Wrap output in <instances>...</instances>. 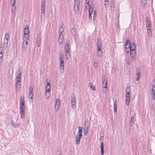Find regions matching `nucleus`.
Here are the masks:
<instances>
[{"label":"nucleus","instance_id":"obj_1","mask_svg":"<svg viewBox=\"0 0 155 155\" xmlns=\"http://www.w3.org/2000/svg\"><path fill=\"white\" fill-rule=\"evenodd\" d=\"M82 136V127L79 126L77 134L76 136L75 143L76 144L80 143L81 139Z\"/></svg>","mask_w":155,"mask_h":155},{"label":"nucleus","instance_id":"obj_2","mask_svg":"<svg viewBox=\"0 0 155 155\" xmlns=\"http://www.w3.org/2000/svg\"><path fill=\"white\" fill-rule=\"evenodd\" d=\"M135 48L136 46L135 43L134 42H133L131 44L130 43V49L131 50V51H133V52H130V56L132 57V60L133 61L135 60L136 58L135 56Z\"/></svg>","mask_w":155,"mask_h":155},{"label":"nucleus","instance_id":"obj_3","mask_svg":"<svg viewBox=\"0 0 155 155\" xmlns=\"http://www.w3.org/2000/svg\"><path fill=\"white\" fill-rule=\"evenodd\" d=\"M79 0H74V9L76 13H78L79 12Z\"/></svg>","mask_w":155,"mask_h":155},{"label":"nucleus","instance_id":"obj_4","mask_svg":"<svg viewBox=\"0 0 155 155\" xmlns=\"http://www.w3.org/2000/svg\"><path fill=\"white\" fill-rule=\"evenodd\" d=\"M153 84L152 88V97L155 100V79L153 81Z\"/></svg>","mask_w":155,"mask_h":155},{"label":"nucleus","instance_id":"obj_5","mask_svg":"<svg viewBox=\"0 0 155 155\" xmlns=\"http://www.w3.org/2000/svg\"><path fill=\"white\" fill-rule=\"evenodd\" d=\"M60 69L62 70L61 72H63L64 70V64L63 58L61 55L60 57Z\"/></svg>","mask_w":155,"mask_h":155},{"label":"nucleus","instance_id":"obj_6","mask_svg":"<svg viewBox=\"0 0 155 155\" xmlns=\"http://www.w3.org/2000/svg\"><path fill=\"white\" fill-rule=\"evenodd\" d=\"M71 108L72 109H74L75 107V96L73 94L71 96Z\"/></svg>","mask_w":155,"mask_h":155},{"label":"nucleus","instance_id":"obj_7","mask_svg":"<svg viewBox=\"0 0 155 155\" xmlns=\"http://www.w3.org/2000/svg\"><path fill=\"white\" fill-rule=\"evenodd\" d=\"M25 107H20L19 112L21 118H24L25 117Z\"/></svg>","mask_w":155,"mask_h":155},{"label":"nucleus","instance_id":"obj_8","mask_svg":"<svg viewBox=\"0 0 155 155\" xmlns=\"http://www.w3.org/2000/svg\"><path fill=\"white\" fill-rule=\"evenodd\" d=\"M20 102V107H25V97L24 96H21Z\"/></svg>","mask_w":155,"mask_h":155},{"label":"nucleus","instance_id":"obj_9","mask_svg":"<svg viewBox=\"0 0 155 155\" xmlns=\"http://www.w3.org/2000/svg\"><path fill=\"white\" fill-rule=\"evenodd\" d=\"M60 104V101L58 99H57L56 100V103L55 106V112H57L58 110L59 107V105Z\"/></svg>","mask_w":155,"mask_h":155},{"label":"nucleus","instance_id":"obj_10","mask_svg":"<svg viewBox=\"0 0 155 155\" xmlns=\"http://www.w3.org/2000/svg\"><path fill=\"white\" fill-rule=\"evenodd\" d=\"M22 70H21V69H18V73L17 75L16 79L18 80V81L19 80L21 81V74H22Z\"/></svg>","mask_w":155,"mask_h":155},{"label":"nucleus","instance_id":"obj_11","mask_svg":"<svg viewBox=\"0 0 155 155\" xmlns=\"http://www.w3.org/2000/svg\"><path fill=\"white\" fill-rule=\"evenodd\" d=\"M41 38L40 35L37 36L36 38V41L37 45L38 47H40L41 46Z\"/></svg>","mask_w":155,"mask_h":155},{"label":"nucleus","instance_id":"obj_12","mask_svg":"<svg viewBox=\"0 0 155 155\" xmlns=\"http://www.w3.org/2000/svg\"><path fill=\"white\" fill-rule=\"evenodd\" d=\"M93 8L91 6L89 5V20H91L92 19L91 15L93 12Z\"/></svg>","mask_w":155,"mask_h":155},{"label":"nucleus","instance_id":"obj_13","mask_svg":"<svg viewBox=\"0 0 155 155\" xmlns=\"http://www.w3.org/2000/svg\"><path fill=\"white\" fill-rule=\"evenodd\" d=\"M102 83L103 88H105V89L107 88V80L105 78H103Z\"/></svg>","mask_w":155,"mask_h":155},{"label":"nucleus","instance_id":"obj_14","mask_svg":"<svg viewBox=\"0 0 155 155\" xmlns=\"http://www.w3.org/2000/svg\"><path fill=\"white\" fill-rule=\"evenodd\" d=\"M97 49H98V50H100V49H102V48L101 42L100 39L97 40Z\"/></svg>","mask_w":155,"mask_h":155},{"label":"nucleus","instance_id":"obj_15","mask_svg":"<svg viewBox=\"0 0 155 155\" xmlns=\"http://www.w3.org/2000/svg\"><path fill=\"white\" fill-rule=\"evenodd\" d=\"M60 35L59 36L58 42L59 44L61 45L63 43V36L62 34H59Z\"/></svg>","mask_w":155,"mask_h":155},{"label":"nucleus","instance_id":"obj_16","mask_svg":"<svg viewBox=\"0 0 155 155\" xmlns=\"http://www.w3.org/2000/svg\"><path fill=\"white\" fill-rule=\"evenodd\" d=\"M64 49L66 51H70V48L69 46V42L67 41L66 44H65Z\"/></svg>","mask_w":155,"mask_h":155},{"label":"nucleus","instance_id":"obj_17","mask_svg":"<svg viewBox=\"0 0 155 155\" xmlns=\"http://www.w3.org/2000/svg\"><path fill=\"white\" fill-rule=\"evenodd\" d=\"M18 80H17L16 85V90L17 91L21 87V81L19 80L18 82Z\"/></svg>","mask_w":155,"mask_h":155},{"label":"nucleus","instance_id":"obj_18","mask_svg":"<svg viewBox=\"0 0 155 155\" xmlns=\"http://www.w3.org/2000/svg\"><path fill=\"white\" fill-rule=\"evenodd\" d=\"M11 124L12 126L15 128L18 127L20 125V124L18 123H15L13 120H11Z\"/></svg>","mask_w":155,"mask_h":155},{"label":"nucleus","instance_id":"obj_19","mask_svg":"<svg viewBox=\"0 0 155 155\" xmlns=\"http://www.w3.org/2000/svg\"><path fill=\"white\" fill-rule=\"evenodd\" d=\"M101 155H104V143L103 142H101Z\"/></svg>","mask_w":155,"mask_h":155},{"label":"nucleus","instance_id":"obj_20","mask_svg":"<svg viewBox=\"0 0 155 155\" xmlns=\"http://www.w3.org/2000/svg\"><path fill=\"white\" fill-rule=\"evenodd\" d=\"M146 26L147 27L149 28H151V23L150 20H148L147 17H146Z\"/></svg>","mask_w":155,"mask_h":155},{"label":"nucleus","instance_id":"obj_21","mask_svg":"<svg viewBox=\"0 0 155 155\" xmlns=\"http://www.w3.org/2000/svg\"><path fill=\"white\" fill-rule=\"evenodd\" d=\"M127 49L130 48V41L129 39H127L126 42L125 48Z\"/></svg>","mask_w":155,"mask_h":155},{"label":"nucleus","instance_id":"obj_22","mask_svg":"<svg viewBox=\"0 0 155 155\" xmlns=\"http://www.w3.org/2000/svg\"><path fill=\"white\" fill-rule=\"evenodd\" d=\"M8 39H4V45L3 48L4 49H6L7 47L8 43Z\"/></svg>","mask_w":155,"mask_h":155},{"label":"nucleus","instance_id":"obj_23","mask_svg":"<svg viewBox=\"0 0 155 155\" xmlns=\"http://www.w3.org/2000/svg\"><path fill=\"white\" fill-rule=\"evenodd\" d=\"M28 41H26L25 42L23 41V43L22 46L23 50V51H25L26 48L28 47Z\"/></svg>","mask_w":155,"mask_h":155},{"label":"nucleus","instance_id":"obj_24","mask_svg":"<svg viewBox=\"0 0 155 155\" xmlns=\"http://www.w3.org/2000/svg\"><path fill=\"white\" fill-rule=\"evenodd\" d=\"M136 73L137 77H140L141 76V70L140 68H137L136 70Z\"/></svg>","mask_w":155,"mask_h":155},{"label":"nucleus","instance_id":"obj_25","mask_svg":"<svg viewBox=\"0 0 155 155\" xmlns=\"http://www.w3.org/2000/svg\"><path fill=\"white\" fill-rule=\"evenodd\" d=\"M45 88L46 91H51V86L49 82H47V85L46 86Z\"/></svg>","mask_w":155,"mask_h":155},{"label":"nucleus","instance_id":"obj_26","mask_svg":"<svg viewBox=\"0 0 155 155\" xmlns=\"http://www.w3.org/2000/svg\"><path fill=\"white\" fill-rule=\"evenodd\" d=\"M23 41L25 42L26 41H28L29 40V35H25L23 37Z\"/></svg>","mask_w":155,"mask_h":155},{"label":"nucleus","instance_id":"obj_27","mask_svg":"<svg viewBox=\"0 0 155 155\" xmlns=\"http://www.w3.org/2000/svg\"><path fill=\"white\" fill-rule=\"evenodd\" d=\"M146 3L147 0H141V4L143 8L145 7Z\"/></svg>","mask_w":155,"mask_h":155},{"label":"nucleus","instance_id":"obj_28","mask_svg":"<svg viewBox=\"0 0 155 155\" xmlns=\"http://www.w3.org/2000/svg\"><path fill=\"white\" fill-rule=\"evenodd\" d=\"M65 52V58L67 59H68L70 57V51H66Z\"/></svg>","mask_w":155,"mask_h":155},{"label":"nucleus","instance_id":"obj_29","mask_svg":"<svg viewBox=\"0 0 155 155\" xmlns=\"http://www.w3.org/2000/svg\"><path fill=\"white\" fill-rule=\"evenodd\" d=\"M71 33L75 37L76 34V32L74 28H73L71 29Z\"/></svg>","mask_w":155,"mask_h":155},{"label":"nucleus","instance_id":"obj_30","mask_svg":"<svg viewBox=\"0 0 155 155\" xmlns=\"http://www.w3.org/2000/svg\"><path fill=\"white\" fill-rule=\"evenodd\" d=\"M134 60H132V57H131V60L130 59H127V63L129 66H130V65L132 64L133 61Z\"/></svg>","mask_w":155,"mask_h":155},{"label":"nucleus","instance_id":"obj_31","mask_svg":"<svg viewBox=\"0 0 155 155\" xmlns=\"http://www.w3.org/2000/svg\"><path fill=\"white\" fill-rule=\"evenodd\" d=\"M101 49H100V50H98V49H97L98 56L99 57H101L102 54Z\"/></svg>","mask_w":155,"mask_h":155},{"label":"nucleus","instance_id":"obj_32","mask_svg":"<svg viewBox=\"0 0 155 155\" xmlns=\"http://www.w3.org/2000/svg\"><path fill=\"white\" fill-rule=\"evenodd\" d=\"M88 86L89 87H90L91 88V90L93 91H94L95 90V88L93 85L92 83H89Z\"/></svg>","mask_w":155,"mask_h":155},{"label":"nucleus","instance_id":"obj_33","mask_svg":"<svg viewBox=\"0 0 155 155\" xmlns=\"http://www.w3.org/2000/svg\"><path fill=\"white\" fill-rule=\"evenodd\" d=\"M147 33L148 36H150L152 35V32L150 28L147 29Z\"/></svg>","mask_w":155,"mask_h":155},{"label":"nucleus","instance_id":"obj_34","mask_svg":"<svg viewBox=\"0 0 155 155\" xmlns=\"http://www.w3.org/2000/svg\"><path fill=\"white\" fill-rule=\"evenodd\" d=\"M10 35H9V34L8 33H6L5 34V37H4V39H8V40H9V39L10 38Z\"/></svg>","mask_w":155,"mask_h":155},{"label":"nucleus","instance_id":"obj_35","mask_svg":"<svg viewBox=\"0 0 155 155\" xmlns=\"http://www.w3.org/2000/svg\"><path fill=\"white\" fill-rule=\"evenodd\" d=\"M89 126L85 127L84 128V133L85 134H87L88 131Z\"/></svg>","mask_w":155,"mask_h":155},{"label":"nucleus","instance_id":"obj_36","mask_svg":"<svg viewBox=\"0 0 155 155\" xmlns=\"http://www.w3.org/2000/svg\"><path fill=\"white\" fill-rule=\"evenodd\" d=\"M50 95V91H46L45 92V96L47 98H48Z\"/></svg>","mask_w":155,"mask_h":155},{"label":"nucleus","instance_id":"obj_37","mask_svg":"<svg viewBox=\"0 0 155 155\" xmlns=\"http://www.w3.org/2000/svg\"><path fill=\"white\" fill-rule=\"evenodd\" d=\"M117 103L115 102H114V111L115 113L117 112Z\"/></svg>","mask_w":155,"mask_h":155},{"label":"nucleus","instance_id":"obj_38","mask_svg":"<svg viewBox=\"0 0 155 155\" xmlns=\"http://www.w3.org/2000/svg\"><path fill=\"white\" fill-rule=\"evenodd\" d=\"M130 48L127 49V48H125V52L127 53L130 52H130H133V51H131V50Z\"/></svg>","mask_w":155,"mask_h":155},{"label":"nucleus","instance_id":"obj_39","mask_svg":"<svg viewBox=\"0 0 155 155\" xmlns=\"http://www.w3.org/2000/svg\"><path fill=\"white\" fill-rule=\"evenodd\" d=\"M64 28H62V27L61 26V27H59V34H62V32L64 31Z\"/></svg>","mask_w":155,"mask_h":155},{"label":"nucleus","instance_id":"obj_40","mask_svg":"<svg viewBox=\"0 0 155 155\" xmlns=\"http://www.w3.org/2000/svg\"><path fill=\"white\" fill-rule=\"evenodd\" d=\"M93 65L95 68H97L98 67V64L97 62L94 61L93 62Z\"/></svg>","mask_w":155,"mask_h":155},{"label":"nucleus","instance_id":"obj_41","mask_svg":"<svg viewBox=\"0 0 155 155\" xmlns=\"http://www.w3.org/2000/svg\"><path fill=\"white\" fill-rule=\"evenodd\" d=\"M29 32V29H25L24 30V34L25 35L28 34Z\"/></svg>","mask_w":155,"mask_h":155},{"label":"nucleus","instance_id":"obj_42","mask_svg":"<svg viewBox=\"0 0 155 155\" xmlns=\"http://www.w3.org/2000/svg\"><path fill=\"white\" fill-rule=\"evenodd\" d=\"M45 0H41V7H45Z\"/></svg>","mask_w":155,"mask_h":155},{"label":"nucleus","instance_id":"obj_43","mask_svg":"<svg viewBox=\"0 0 155 155\" xmlns=\"http://www.w3.org/2000/svg\"><path fill=\"white\" fill-rule=\"evenodd\" d=\"M130 91V87L128 85L126 87V91Z\"/></svg>","mask_w":155,"mask_h":155},{"label":"nucleus","instance_id":"obj_44","mask_svg":"<svg viewBox=\"0 0 155 155\" xmlns=\"http://www.w3.org/2000/svg\"><path fill=\"white\" fill-rule=\"evenodd\" d=\"M33 89L32 86L29 87V93H33Z\"/></svg>","mask_w":155,"mask_h":155},{"label":"nucleus","instance_id":"obj_45","mask_svg":"<svg viewBox=\"0 0 155 155\" xmlns=\"http://www.w3.org/2000/svg\"><path fill=\"white\" fill-rule=\"evenodd\" d=\"M45 7H41V13L44 14L45 12Z\"/></svg>","mask_w":155,"mask_h":155},{"label":"nucleus","instance_id":"obj_46","mask_svg":"<svg viewBox=\"0 0 155 155\" xmlns=\"http://www.w3.org/2000/svg\"><path fill=\"white\" fill-rule=\"evenodd\" d=\"M130 99L129 98H126V103L127 105H128L129 104Z\"/></svg>","mask_w":155,"mask_h":155},{"label":"nucleus","instance_id":"obj_47","mask_svg":"<svg viewBox=\"0 0 155 155\" xmlns=\"http://www.w3.org/2000/svg\"><path fill=\"white\" fill-rule=\"evenodd\" d=\"M15 0H10L11 4H12V6L13 7L15 3Z\"/></svg>","mask_w":155,"mask_h":155},{"label":"nucleus","instance_id":"obj_48","mask_svg":"<svg viewBox=\"0 0 155 155\" xmlns=\"http://www.w3.org/2000/svg\"><path fill=\"white\" fill-rule=\"evenodd\" d=\"M134 116H132L130 120V123H132L134 121Z\"/></svg>","mask_w":155,"mask_h":155},{"label":"nucleus","instance_id":"obj_49","mask_svg":"<svg viewBox=\"0 0 155 155\" xmlns=\"http://www.w3.org/2000/svg\"><path fill=\"white\" fill-rule=\"evenodd\" d=\"M110 5L111 8H114V4L113 2H110Z\"/></svg>","mask_w":155,"mask_h":155},{"label":"nucleus","instance_id":"obj_50","mask_svg":"<svg viewBox=\"0 0 155 155\" xmlns=\"http://www.w3.org/2000/svg\"><path fill=\"white\" fill-rule=\"evenodd\" d=\"M29 97H30V98L31 99H33V93H29Z\"/></svg>","mask_w":155,"mask_h":155},{"label":"nucleus","instance_id":"obj_51","mask_svg":"<svg viewBox=\"0 0 155 155\" xmlns=\"http://www.w3.org/2000/svg\"><path fill=\"white\" fill-rule=\"evenodd\" d=\"M3 49H4V48H3V47H2V48L0 47V54H3Z\"/></svg>","mask_w":155,"mask_h":155},{"label":"nucleus","instance_id":"obj_52","mask_svg":"<svg viewBox=\"0 0 155 155\" xmlns=\"http://www.w3.org/2000/svg\"><path fill=\"white\" fill-rule=\"evenodd\" d=\"M126 98H129V99H130V94H126Z\"/></svg>","mask_w":155,"mask_h":155},{"label":"nucleus","instance_id":"obj_53","mask_svg":"<svg viewBox=\"0 0 155 155\" xmlns=\"http://www.w3.org/2000/svg\"><path fill=\"white\" fill-rule=\"evenodd\" d=\"M94 18H96V10H94Z\"/></svg>","mask_w":155,"mask_h":155},{"label":"nucleus","instance_id":"obj_54","mask_svg":"<svg viewBox=\"0 0 155 155\" xmlns=\"http://www.w3.org/2000/svg\"><path fill=\"white\" fill-rule=\"evenodd\" d=\"M108 2V3L107 4V3H105L104 4V5H105V7L106 8H107V6H108L109 5V2Z\"/></svg>","mask_w":155,"mask_h":155},{"label":"nucleus","instance_id":"obj_55","mask_svg":"<svg viewBox=\"0 0 155 155\" xmlns=\"http://www.w3.org/2000/svg\"><path fill=\"white\" fill-rule=\"evenodd\" d=\"M29 26L27 25H26L25 26V29H29Z\"/></svg>","mask_w":155,"mask_h":155},{"label":"nucleus","instance_id":"obj_56","mask_svg":"<svg viewBox=\"0 0 155 155\" xmlns=\"http://www.w3.org/2000/svg\"><path fill=\"white\" fill-rule=\"evenodd\" d=\"M96 18H94L93 17V21L94 23L96 22Z\"/></svg>","mask_w":155,"mask_h":155},{"label":"nucleus","instance_id":"obj_57","mask_svg":"<svg viewBox=\"0 0 155 155\" xmlns=\"http://www.w3.org/2000/svg\"><path fill=\"white\" fill-rule=\"evenodd\" d=\"M86 3L88 5H89V0H86Z\"/></svg>","mask_w":155,"mask_h":155},{"label":"nucleus","instance_id":"obj_58","mask_svg":"<svg viewBox=\"0 0 155 155\" xmlns=\"http://www.w3.org/2000/svg\"><path fill=\"white\" fill-rule=\"evenodd\" d=\"M3 56V54H0V58L1 60V59L2 58Z\"/></svg>","mask_w":155,"mask_h":155},{"label":"nucleus","instance_id":"obj_59","mask_svg":"<svg viewBox=\"0 0 155 155\" xmlns=\"http://www.w3.org/2000/svg\"><path fill=\"white\" fill-rule=\"evenodd\" d=\"M140 78V77H137V78H136V80L137 81H138L139 80Z\"/></svg>","mask_w":155,"mask_h":155},{"label":"nucleus","instance_id":"obj_60","mask_svg":"<svg viewBox=\"0 0 155 155\" xmlns=\"http://www.w3.org/2000/svg\"><path fill=\"white\" fill-rule=\"evenodd\" d=\"M103 138V136H101L100 138V140H102Z\"/></svg>","mask_w":155,"mask_h":155},{"label":"nucleus","instance_id":"obj_61","mask_svg":"<svg viewBox=\"0 0 155 155\" xmlns=\"http://www.w3.org/2000/svg\"><path fill=\"white\" fill-rule=\"evenodd\" d=\"M130 91H126V94H130Z\"/></svg>","mask_w":155,"mask_h":155},{"label":"nucleus","instance_id":"obj_62","mask_svg":"<svg viewBox=\"0 0 155 155\" xmlns=\"http://www.w3.org/2000/svg\"><path fill=\"white\" fill-rule=\"evenodd\" d=\"M105 2H108L109 0H104Z\"/></svg>","mask_w":155,"mask_h":155},{"label":"nucleus","instance_id":"obj_63","mask_svg":"<svg viewBox=\"0 0 155 155\" xmlns=\"http://www.w3.org/2000/svg\"><path fill=\"white\" fill-rule=\"evenodd\" d=\"M58 155H61V154H59Z\"/></svg>","mask_w":155,"mask_h":155}]
</instances>
